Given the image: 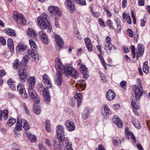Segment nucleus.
Segmentation results:
<instances>
[{"mask_svg":"<svg viewBox=\"0 0 150 150\" xmlns=\"http://www.w3.org/2000/svg\"><path fill=\"white\" fill-rule=\"evenodd\" d=\"M8 112L6 110H4L1 111L0 113V120H2L3 116L4 120H6L8 118Z\"/></svg>","mask_w":150,"mask_h":150,"instance_id":"nucleus-28","label":"nucleus"},{"mask_svg":"<svg viewBox=\"0 0 150 150\" xmlns=\"http://www.w3.org/2000/svg\"><path fill=\"white\" fill-rule=\"evenodd\" d=\"M45 127L48 132H50L51 131V127L50 125V122L49 121H47L45 123Z\"/></svg>","mask_w":150,"mask_h":150,"instance_id":"nucleus-47","label":"nucleus"},{"mask_svg":"<svg viewBox=\"0 0 150 150\" xmlns=\"http://www.w3.org/2000/svg\"><path fill=\"white\" fill-rule=\"evenodd\" d=\"M8 83L9 86L11 88L14 82L11 79H9L7 81Z\"/></svg>","mask_w":150,"mask_h":150,"instance_id":"nucleus-57","label":"nucleus"},{"mask_svg":"<svg viewBox=\"0 0 150 150\" xmlns=\"http://www.w3.org/2000/svg\"><path fill=\"white\" fill-rule=\"evenodd\" d=\"M125 134L126 138L129 139L133 134L132 132L129 131L128 128L126 127L125 129Z\"/></svg>","mask_w":150,"mask_h":150,"instance_id":"nucleus-40","label":"nucleus"},{"mask_svg":"<svg viewBox=\"0 0 150 150\" xmlns=\"http://www.w3.org/2000/svg\"><path fill=\"white\" fill-rule=\"evenodd\" d=\"M27 34L28 38H31L34 40H36V33L31 28L28 29Z\"/></svg>","mask_w":150,"mask_h":150,"instance_id":"nucleus-18","label":"nucleus"},{"mask_svg":"<svg viewBox=\"0 0 150 150\" xmlns=\"http://www.w3.org/2000/svg\"><path fill=\"white\" fill-rule=\"evenodd\" d=\"M33 109L34 112L36 114H39L41 112V110L39 106L37 105L38 104H36L34 103Z\"/></svg>","mask_w":150,"mask_h":150,"instance_id":"nucleus-30","label":"nucleus"},{"mask_svg":"<svg viewBox=\"0 0 150 150\" xmlns=\"http://www.w3.org/2000/svg\"><path fill=\"white\" fill-rule=\"evenodd\" d=\"M28 93L30 97L32 98L33 101L36 104H38L40 102L39 98L35 92L33 90V87L28 88Z\"/></svg>","mask_w":150,"mask_h":150,"instance_id":"nucleus-6","label":"nucleus"},{"mask_svg":"<svg viewBox=\"0 0 150 150\" xmlns=\"http://www.w3.org/2000/svg\"><path fill=\"white\" fill-rule=\"evenodd\" d=\"M48 10L52 14L58 16H61L62 14L58 8L53 6H51L49 7Z\"/></svg>","mask_w":150,"mask_h":150,"instance_id":"nucleus-10","label":"nucleus"},{"mask_svg":"<svg viewBox=\"0 0 150 150\" xmlns=\"http://www.w3.org/2000/svg\"><path fill=\"white\" fill-rule=\"evenodd\" d=\"M131 121L136 127L138 129H139L141 128V125L136 119L132 118Z\"/></svg>","mask_w":150,"mask_h":150,"instance_id":"nucleus-35","label":"nucleus"},{"mask_svg":"<svg viewBox=\"0 0 150 150\" xmlns=\"http://www.w3.org/2000/svg\"><path fill=\"white\" fill-rule=\"evenodd\" d=\"M18 75L19 79L21 82L22 83L25 82L26 80L27 75H25L24 74L23 75L21 74H19Z\"/></svg>","mask_w":150,"mask_h":150,"instance_id":"nucleus-37","label":"nucleus"},{"mask_svg":"<svg viewBox=\"0 0 150 150\" xmlns=\"http://www.w3.org/2000/svg\"><path fill=\"white\" fill-rule=\"evenodd\" d=\"M5 32L8 35L13 37L16 36V35L14 30L10 28L4 30Z\"/></svg>","mask_w":150,"mask_h":150,"instance_id":"nucleus-29","label":"nucleus"},{"mask_svg":"<svg viewBox=\"0 0 150 150\" xmlns=\"http://www.w3.org/2000/svg\"><path fill=\"white\" fill-rule=\"evenodd\" d=\"M115 96V93L111 90H109L106 94L107 99L109 100H111L114 99Z\"/></svg>","mask_w":150,"mask_h":150,"instance_id":"nucleus-20","label":"nucleus"},{"mask_svg":"<svg viewBox=\"0 0 150 150\" xmlns=\"http://www.w3.org/2000/svg\"><path fill=\"white\" fill-rule=\"evenodd\" d=\"M107 23L108 25L110 28H112V29H114V28L113 27L112 23L110 19H109L107 21Z\"/></svg>","mask_w":150,"mask_h":150,"instance_id":"nucleus-59","label":"nucleus"},{"mask_svg":"<svg viewBox=\"0 0 150 150\" xmlns=\"http://www.w3.org/2000/svg\"><path fill=\"white\" fill-rule=\"evenodd\" d=\"M74 34L76 37L79 39H81L82 37L81 35L80 34L79 31L77 29V28H75L74 31Z\"/></svg>","mask_w":150,"mask_h":150,"instance_id":"nucleus-42","label":"nucleus"},{"mask_svg":"<svg viewBox=\"0 0 150 150\" xmlns=\"http://www.w3.org/2000/svg\"><path fill=\"white\" fill-rule=\"evenodd\" d=\"M6 75V72L4 70H0V85H2L3 83V80L1 78Z\"/></svg>","mask_w":150,"mask_h":150,"instance_id":"nucleus-41","label":"nucleus"},{"mask_svg":"<svg viewBox=\"0 0 150 150\" xmlns=\"http://www.w3.org/2000/svg\"><path fill=\"white\" fill-rule=\"evenodd\" d=\"M37 22L40 28L43 30L47 29L48 32H50L52 27L48 20V16L46 13H43L37 19Z\"/></svg>","mask_w":150,"mask_h":150,"instance_id":"nucleus-1","label":"nucleus"},{"mask_svg":"<svg viewBox=\"0 0 150 150\" xmlns=\"http://www.w3.org/2000/svg\"><path fill=\"white\" fill-rule=\"evenodd\" d=\"M111 41L112 39L110 37L107 36L106 37V44L104 48L107 53L108 54L113 52L116 49L115 46L111 43Z\"/></svg>","mask_w":150,"mask_h":150,"instance_id":"nucleus-2","label":"nucleus"},{"mask_svg":"<svg viewBox=\"0 0 150 150\" xmlns=\"http://www.w3.org/2000/svg\"><path fill=\"white\" fill-rule=\"evenodd\" d=\"M85 42L88 50L89 51L93 50V46L90 40L88 38H86L85 39Z\"/></svg>","mask_w":150,"mask_h":150,"instance_id":"nucleus-22","label":"nucleus"},{"mask_svg":"<svg viewBox=\"0 0 150 150\" xmlns=\"http://www.w3.org/2000/svg\"><path fill=\"white\" fill-rule=\"evenodd\" d=\"M112 120L119 127L121 128L122 127V123L120 118L115 116L113 118Z\"/></svg>","mask_w":150,"mask_h":150,"instance_id":"nucleus-24","label":"nucleus"},{"mask_svg":"<svg viewBox=\"0 0 150 150\" xmlns=\"http://www.w3.org/2000/svg\"><path fill=\"white\" fill-rule=\"evenodd\" d=\"M27 47L23 44H21L17 45L19 50L24 51L27 48Z\"/></svg>","mask_w":150,"mask_h":150,"instance_id":"nucleus-44","label":"nucleus"},{"mask_svg":"<svg viewBox=\"0 0 150 150\" xmlns=\"http://www.w3.org/2000/svg\"><path fill=\"white\" fill-rule=\"evenodd\" d=\"M18 74H21L23 75L24 74L25 75H27L25 66H22L18 70Z\"/></svg>","mask_w":150,"mask_h":150,"instance_id":"nucleus-39","label":"nucleus"},{"mask_svg":"<svg viewBox=\"0 0 150 150\" xmlns=\"http://www.w3.org/2000/svg\"><path fill=\"white\" fill-rule=\"evenodd\" d=\"M65 75L68 76L70 75L74 78L78 77L79 74L76 70L71 66L67 67L64 71Z\"/></svg>","mask_w":150,"mask_h":150,"instance_id":"nucleus-4","label":"nucleus"},{"mask_svg":"<svg viewBox=\"0 0 150 150\" xmlns=\"http://www.w3.org/2000/svg\"><path fill=\"white\" fill-rule=\"evenodd\" d=\"M90 9H91V12L93 14V16H94V17H96V18L98 17L100 15V12H94L93 10V8L90 6Z\"/></svg>","mask_w":150,"mask_h":150,"instance_id":"nucleus-46","label":"nucleus"},{"mask_svg":"<svg viewBox=\"0 0 150 150\" xmlns=\"http://www.w3.org/2000/svg\"><path fill=\"white\" fill-rule=\"evenodd\" d=\"M17 89L20 93L25 92V88L23 85L22 83L19 84L17 86Z\"/></svg>","mask_w":150,"mask_h":150,"instance_id":"nucleus-31","label":"nucleus"},{"mask_svg":"<svg viewBox=\"0 0 150 150\" xmlns=\"http://www.w3.org/2000/svg\"><path fill=\"white\" fill-rule=\"evenodd\" d=\"M89 115V111H87L86 113H83V118L84 119H86L88 117V115Z\"/></svg>","mask_w":150,"mask_h":150,"instance_id":"nucleus-64","label":"nucleus"},{"mask_svg":"<svg viewBox=\"0 0 150 150\" xmlns=\"http://www.w3.org/2000/svg\"><path fill=\"white\" fill-rule=\"evenodd\" d=\"M21 66V64L18 59L16 60L13 63V67L14 68H18Z\"/></svg>","mask_w":150,"mask_h":150,"instance_id":"nucleus-52","label":"nucleus"},{"mask_svg":"<svg viewBox=\"0 0 150 150\" xmlns=\"http://www.w3.org/2000/svg\"><path fill=\"white\" fill-rule=\"evenodd\" d=\"M29 55H25L23 58L22 62H25V63H27L29 61Z\"/></svg>","mask_w":150,"mask_h":150,"instance_id":"nucleus-56","label":"nucleus"},{"mask_svg":"<svg viewBox=\"0 0 150 150\" xmlns=\"http://www.w3.org/2000/svg\"><path fill=\"white\" fill-rule=\"evenodd\" d=\"M98 21L99 22L100 25L101 26H102L104 27L105 26V25L104 24V22L103 21V20L101 18H99L98 19Z\"/></svg>","mask_w":150,"mask_h":150,"instance_id":"nucleus-58","label":"nucleus"},{"mask_svg":"<svg viewBox=\"0 0 150 150\" xmlns=\"http://www.w3.org/2000/svg\"><path fill=\"white\" fill-rule=\"evenodd\" d=\"M131 104L132 106L135 110H137L140 108L139 104H137L136 105V102L134 101H132Z\"/></svg>","mask_w":150,"mask_h":150,"instance_id":"nucleus-53","label":"nucleus"},{"mask_svg":"<svg viewBox=\"0 0 150 150\" xmlns=\"http://www.w3.org/2000/svg\"><path fill=\"white\" fill-rule=\"evenodd\" d=\"M36 79L34 76H30L28 79L27 83L28 85V88L33 87L35 84Z\"/></svg>","mask_w":150,"mask_h":150,"instance_id":"nucleus-23","label":"nucleus"},{"mask_svg":"<svg viewBox=\"0 0 150 150\" xmlns=\"http://www.w3.org/2000/svg\"><path fill=\"white\" fill-rule=\"evenodd\" d=\"M62 141L63 146H64V150H73L71 147V142L69 140L64 139Z\"/></svg>","mask_w":150,"mask_h":150,"instance_id":"nucleus-14","label":"nucleus"},{"mask_svg":"<svg viewBox=\"0 0 150 150\" xmlns=\"http://www.w3.org/2000/svg\"><path fill=\"white\" fill-rule=\"evenodd\" d=\"M0 41L3 45H5L6 44V42L5 39L3 37H0Z\"/></svg>","mask_w":150,"mask_h":150,"instance_id":"nucleus-60","label":"nucleus"},{"mask_svg":"<svg viewBox=\"0 0 150 150\" xmlns=\"http://www.w3.org/2000/svg\"><path fill=\"white\" fill-rule=\"evenodd\" d=\"M57 132L58 137V140L62 141L64 139V129L63 126L59 125L57 127Z\"/></svg>","mask_w":150,"mask_h":150,"instance_id":"nucleus-9","label":"nucleus"},{"mask_svg":"<svg viewBox=\"0 0 150 150\" xmlns=\"http://www.w3.org/2000/svg\"><path fill=\"white\" fill-rule=\"evenodd\" d=\"M37 89L38 91L42 93L44 97V100L45 102L48 104L50 100V93L46 90V88L41 83H38L37 86Z\"/></svg>","mask_w":150,"mask_h":150,"instance_id":"nucleus-3","label":"nucleus"},{"mask_svg":"<svg viewBox=\"0 0 150 150\" xmlns=\"http://www.w3.org/2000/svg\"><path fill=\"white\" fill-rule=\"evenodd\" d=\"M115 21L117 24V32L118 33L120 32L121 29V22L120 20L117 19Z\"/></svg>","mask_w":150,"mask_h":150,"instance_id":"nucleus-43","label":"nucleus"},{"mask_svg":"<svg viewBox=\"0 0 150 150\" xmlns=\"http://www.w3.org/2000/svg\"><path fill=\"white\" fill-rule=\"evenodd\" d=\"M104 111L107 114H109L110 113V110L108 107L106 105H105L103 108Z\"/></svg>","mask_w":150,"mask_h":150,"instance_id":"nucleus-55","label":"nucleus"},{"mask_svg":"<svg viewBox=\"0 0 150 150\" xmlns=\"http://www.w3.org/2000/svg\"><path fill=\"white\" fill-rule=\"evenodd\" d=\"M80 70L83 74V78L87 79L88 77L87 69L86 66L83 64H81L80 67Z\"/></svg>","mask_w":150,"mask_h":150,"instance_id":"nucleus-15","label":"nucleus"},{"mask_svg":"<svg viewBox=\"0 0 150 150\" xmlns=\"http://www.w3.org/2000/svg\"><path fill=\"white\" fill-rule=\"evenodd\" d=\"M65 125L67 130L69 131H72L75 129V126L74 123L71 120H68L65 122Z\"/></svg>","mask_w":150,"mask_h":150,"instance_id":"nucleus-13","label":"nucleus"},{"mask_svg":"<svg viewBox=\"0 0 150 150\" xmlns=\"http://www.w3.org/2000/svg\"><path fill=\"white\" fill-rule=\"evenodd\" d=\"M123 18V19H125L127 22L129 24H131L132 22L131 21V18L128 15H127L126 13H124L122 14Z\"/></svg>","mask_w":150,"mask_h":150,"instance_id":"nucleus-32","label":"nucleus"},{"mask_svg":"<svg viewBox=\"0 0 150 150\" xmlns=\"http://www.w3.org/2000/svg\"><path fill=\"white\" fill-rule=\"evenodd\" d=\"M65 5L70 10H73L74 9V4L71 0H66L65 3Z\"/></svg>","mask_w":150,"mask_h":150,"instance_id":"nucleus-25","label":"nucleus"},{"mask_svg":"<svg viewBox=\"0 0 150 150\" xmlns=\"http://www.w3.org/2000/svg\"><path fill=\"white\" fill-rule=\"evenodd\" d=\"M54 37L58 46L60 47H62L64 43L61 38L59 36L56 34L54 35Z\"/></svg>","mask_w":150,"mask_h":150,"instance_id":"nucleus-21","label":"nucleus"},{"mask_svg":"<svg viewBox=\"0 0 150 150\" xmlns=\"http://www.w3.org/2000/svg\"><path fill=\"white\" fill-rule=\"evenodd\" d=\"M127 32L129 33V35L130 37H133V32L132 30L129 28L127 30Z\"/></svg>","mask_w":150,"mask_h":150,"instance_id":"nucleus-63","label":"nucleus"},{"mask_svg":"<svg viewBox=\"0 0 150 150\" xmlns=\"http://www.w3.org/2000/svg\"><path fill=\"white\" fill-rule=\"evenodd\" d=\"M7 44L8 48L12 52H14V45L13 40L10 38L8 39Z\"/></svg>","mask_w":150,"mask_h":150,"instance_id":"nucleus-26","label":"nucleus"},{"mask_svg":"<svg viewBox=\"0 0 150 150\" xmlns=\"http://www.w3.org/2000/svg\"><path fill=\"white\" fill-rule=\"evenodd\" d=\"M144 47L142 44L138 45L137 49V58L138 59L139 57H142L144 54Z\"/></svg>","mask_w":150,"mask_h":150,"instance_id":"nucleus-12","label":"nucleus"},{"mask_svg":"<svg viewBox=\"0 0 150 150\" xmlns=\"http://www.w3.org/2000/svg\"><path fill=\"white\" fill-rule=\"evenodd\" d=\"M133 88L134 91L136 98L137 100L139 99L143 93L142 86L138 87L137 85H135L133 86Z\"/></svg>","mask_w":150,"mask_h":150,"instance_id":"nucleus-8","label":"nucleus"},{"mask_svg":"<svg viewBox=\"0 0 150 150\" xmlns=\"http://www.w3.org/2000/svg\"><path fill=\"white\" fill-rule=\"evenodd\" d=\"M42 81L47 88H50L52 87V82L50 79L47 75L45 74L43 75Z\"/></svg>","mask_w":150,"mask_h":150,"instance_id":"nucleus-11","label":"nucleus"},{"mask_svg":"<svg viewBox=\"0 0 150 150\" xmlns=\"http://www.w3.org/2000/svg\"><path fill=\"white\" fill-rule=\"evenodd\" d=\"M39 35L41 38V40L45 44H47L49 42V40L47 35L43 31L39 32Z\"/></svg>","mask_w":150,"mask_h":150,"instance_id":"nucleus-16","label":"nucleus"},{"mask_svg":"<svg viewBox=\"0 0 150 150\" xmlns=\"http://www.w3.org/2000/svg\"><path fill=\"white\" fill-rule=\"evenodd\" d=\"M132 55V57L134 58L136 57L135 48L134 45H132L131 46Z\"/></svg>","mask_w":150,"mask_h":150,"instance_id":"nucleus-50","label":"nucleus"},{"mask_svg":"<svg viewBox=\"0 0 150 150\" xmlns=\"http://www.w3.org/2000/svg\"><path fill=\"white\" fill-rule=\"evenodd\" d=\"M62 74H57L58 76L55 81V83L58 86H60L61 85L62 82V78L61 76Z\"/></svg>","mask_w":150,"mask_h":150,"instance_id":"nucleus-38","label":"nucleus"},{"mask_svg":"<svg viewBox=\"0 0 150 150\" xmlns=\"http://www.w3.org/2000/svg\"><path fill=\"white\" fill-rule=\"evenodd\" d=\"M58 138L55 141L54 144L53 145L54 150H61L62 148V144L63 143V141L58 140Z\"/></svg>","mask_w":150,"mask_h":150,"instance_id":"nucleus-19","label":"nucleus"},{"mask_svg":"<svg viewBox=\"0 0 150 150\" xmlns=\"http://www.w3.org/2000/svg\"><path fill=\"white\" fill-rule=\"evenodd\" d=\"M13 17L14 20H16L18 25H21L22 24L25 25L26 23V20L25 19L23 18L22 14H20L19 16L18 12L14 11L13 14Z\"/></svg>","mask_w":150,"mask_h":150,"instance_id":"nucleus-5","label":"nucleus"},{"mask_svg":"<svg viewBox=\"0 0 150 150\" xmlns=\"http://www.w3.org/2000/svg\"><path fill=\"white\" fill-rule=\"evenodd\" d=\"M26 135L31 141L32 142H35L37 140L36 137L35 135H33L31 133L27 134Z\"/></svg>","mask_w":150,"mask_h":150,"instance_id":"nucleus-36","label":"nucleus"},{"mask_svg":"<svg viewBox=\"0 0 150 150\" xmlns=\"http://www.w3.org/2000/svg\"><path fill=\"white\" fill-rule=\"evenodd\" d=\"M16 122V119L13 118H11L9 119L7 123L9 126H11L15 123Z\"/></svg>","mask_w":150,"mask_h":150,"instance_id":"nucleus-48","label":"nucleus"},{"mask_svg":"<svg viewBox=\"0 0 150 150\" xmlns=\"http://www.w3.org/2000/svg\"><path fill=\"white\" fill-rule=\"evenodd\" d=\"M76 3L81 6H85L86 4L85 0H75Z\"/></svg>","mask_w":150,"mask_h":150,"instance_id":"nucleus-51","label":"nucleus"},{"mask_svg":"<svg viewBox=\"0 0 150 150\" xmlns=\"http://www.w3.org/2000/svg\"><path fill=\"white\" fill-rule=\"evenodd\" d=\"M29 42L31 48L32 49V50H37L38 48V46L35 42L32 39L30 40Z\"/></svg>","mask_w":150,"mask_h":150,"instance_id":"nucleus-34","label":"nucleus"},{"mask_svg":"<svg viewBox=\"0 0 150 150\" xmlns=\"http://www.w3.org/2000/svg\"><path fill=\"white\" fill-rule=\"evenodd\" d=\"M28 53L32 60H35L38 56L37 52L35 50H28Z\"/></svg>","mask_w":150,"mask_h":150,"instance_id":"nucleus-17","label":"nucleus"},{"mask_svg":"<svg viewBox=\"0 0 150 150\" xmlns=\"http://www.w3.org/2000/svg\"><path fill=\"white\" fill-rule=\"evenodd\" d=\"M98 150H106L104 146L102 144H99L98 145ZM97 148L96 149V150H97Z\"/></svg>","mask_w":150,"mask_h":150,"instance_id":"nucleus-62","label":"nucleus"},{"mask_svg":"<svg viewBox=\"0 0 150 150\" xmlns=\"http://www.w3.org/2000/svg\"><path fill=\"white\" fill-rule=\"evenodd\" d=\"M22 122H25L24 123V125L23 127L24 129L25 130H28L30 129V127L27 122L25 120H23Z\"/></svg>","mask_w":150,"mask_h":150,"instance_id":"nucleus-45","label":"nucleus"},{"mask_svg":"<svg viewBox=\"0 0 150 150\" xmlns=\"http://www.w3.org/2000/svg\"><path fill=\"white\" fill-rule=\"evenodd\" d=\"M127 0H123L122 2V7L123 8H125L126 7L127 5Z\"/></svg>","mask_w":150,"mask_h":150,"instance_id":"nucleus-61","label":"nucleus"},{"mask_svg":"<svg viewBox=\"0 0 150 150\" xmlns=\"http://www.w3.org/2000/svg\"><path fill=\"white\" fill-rule=\"evenodd\" d=\"M74 97L75 98L78 104L77 106L78 107H79L80 105H81V102L82 101V96L81 93H76L74 95Z\"/></svg>","mask_w":150,"mask_h":150,"instance_id":"nucleus-27","label":"nucleus"},{"mask_svg":"<svg viewBox=\"0 0 150 150\" xmlns=\"http://www.w3.org/2000/svg\"><path fill=\"white\" fill-rule=\"evenodd\" d=\"M143 70L145 73L146 74L149 73V69L148 65V62L147 61H146L144 63Z\"/></svg>","mask_w":150,"mask_h":150,"instance_id":"nucleus-33","label":"nucleus"},{"mask_svg":"<svg viewBox=\"0 0 150 150\" xmlns=\"http://www.w3.org/2000/svg\"><path fill=\"white\" fill-rule=\"evenodd\" d=\"M120 85L121 88L124 90L126 89L127 86V82L125 81H122L121 82Z\"/></svg>","mask_w":150,"mask_h":150,"instance_id":"nucleus-54","label":"nucleus"},{"mask_svg":"<svg viewBox=\"0 0 150 150\" xmlns=\"http://www.w3.org/2000/svg\"><path fill=\"white\" fill-rule=\"evenodd\" d=\"M20 119H18V122H17L16 124V129H16L18 131H20L22 129V127L23 126V125H21L19 124L20 123Z\"/></svg>","mask_w":150,"mask_h":150,"instance_id":"nucleus-49","label":"nucleus"},{"mask_svg":"<svg viewBox=\"0 0 150 150\" xmlns=\"http://www.w3.org/2000/svg\"><path fill=\"white\" fill-rule=\"evenodd\" d=\"M55 67L57 71V74H62L64 73L65 69L67 67H64L62 63L61 59L58 58L55 59Z\"/></svg>","mask_w":150,"mask_h":150,"instance_id":"nucleus-7","label":"nucleus"}]
</instances>
